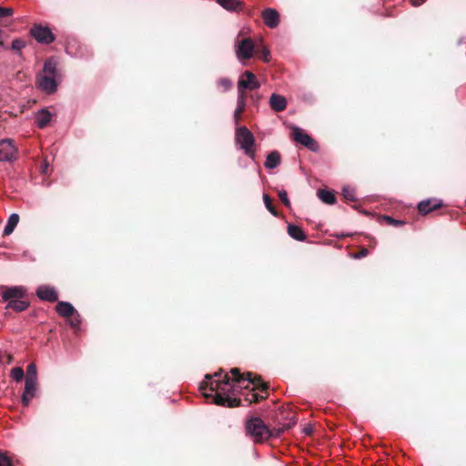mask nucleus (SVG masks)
Listing matches in <instances>:
<instances>
[{"instance_id": "79ce46f5", "label": "nucleus", "mask_w": 466, "mask_h": 466, "mask_svg": "<svg viewBox=\"0 0 466 466\" xmlns=\"http://www.w3.org/2000/svg\"><path fill=\"white\" fill-rule=\"evenodd\" d=\"M79 324H80V320H79L78 319H72V320L70 321V325H71L72 327H74V328L78 327V326H79Z\"/></svg>"}, {"instance_id": "58836bf2", "label": "nucleus", "mask_w": 466, "mask_h": 466, "mask_svg": "<svg viewBox=\"0 0 466 466\" xmlns=\"http://www.w3.org/2000/svg\"><path fill=\"white\" fill-rule=\"evenodd\" d=\"M222 373H223V370H220L219 371L215 372L213 375L207 374L205 376V379H206L205 381H208L209 382L211 380H214L213 378H216V380H222V378L224 376V375H222Z\"/></svg>"}, {"instance_id": "dca6fc26", "label": "nucleus", "mask_w": 466, "mask_h": 466, "mask_svg": "<svg viewBox=\"0 0 466 466\" xmlns=\"http://www.w3.org/2000/svg\"><path fill=\"white\" fill-rule=\"evenodd\" d=\"M442 207V202L437 198H429L422 200L418 204V210L421 215H427L428 213L436 210Z\"/></svg>"}, {"instance_id": "37998d69", "label": "nucleus", "mask_w": 466, "mask_h": 466, "mask_svg": "<svg viewBox=\"0 0 466 466\" xmlns=\"http://www.w3.org/2000/svg\"><path fill=\"white\" fill-rule=\"evenodd\" d=\"M367 254H368V250L366 248H363L360 251L358 258L365 257V256H367Z\"/></svg>"}, {"instance_id": "f704fd0d", "label": "nucleus", "mask_w": 466, "mask_h": 466, "mask_svg": "<svg viewBox=\"0 0 466 466\" xmlns=\"http://www.w3.org/2000/svg\"><path fill=\"white\" fill-rule=\"evenodd\" d=\"M278 196L279 198V199L281 200V202L287 207V208H290V201L288 198V193L285 191V190H279L278 191Z\"/></svg>"}, {"instance_id": "c9c22d12", "label": "nucleus", "mask_w": 466, "mask_h": 466, "mask_svg": "<svg viewBox=\"0 0 466 466\" xmlns=\"http://www.w3.org/2000/svg\"><path fill=\"white\" fill-rule=\"evenodd\" d=\"M218 85L222 87L223 91H228L232 86V83L228 78H220Z\"/></svg>"}, {"instance_id": "e433bc0d", "label": "nucleus", "mask_w": 466, "mask_h": 466, "mask_svg": "<svg viewBox=\"0 0 466 466\" xmlns=\"http://www.w3.org/2000/svg\"><path fill=\"white\" fill-rule=\"evenodd\" d=\"M238 104H245L246 105V100H247L246 90L247 89L240 88V86H238Z\"/></svg>"}, {"instance_id": "b1692460", "label": "nucleus", "mask_w": 466, "mask_h": 466, "mask_svg": "<svg viewBox=\"0 0 466 466\" xmlns=\"http://www.w3.org/2000/svg\"><path fill=\"white\" fill-rule=\"evenodd\" d=\"M217 3L223 8L228 11H237L242 7V3L239 0H216Z\"/></svg>"}, {"instance_id": "a211bd4d", "label": "nucleus", "mask_w": 466, "mask_h": 466, "mask_svg": "<svg viewBox=\"0 0 466 466\" xmlns=\"http://www.w3.org/2000/svg\"><path fill=\"white\" fill-rule=\"evenodd\" d=\"M42 74L52 76L54 77L62 78V75L57 68V62L55 58H48L44 65Z\"/></svg>"}, {"instance_id": "f257e3e1", "label": "nucleus", "mask_w": 466, "mask_h": 466, "mask_svg": "<svg viewBox=\"0 0 466 466\" xmlns=\"http://www.w3.org/2000/svg\"><path fill=\"white\" fill-rule=\"evenodd\" d=\"M238 385L242 387L241 382L233 381V375L224 374L222 380H215L211 381H202L199 385V390L206 399H211L212 401L219 406L224 407H238L241 400L238 398H230V394H234L235 388ZM248 389V386H243Z\"/></svg>"}, {"instance_id": "aec40b11", "label": "nucleus", "mask_w": 466, "mask_h": 466, "mask_svg": "<svg viewBox=\"0 0 466 466\" xmlns=\"http://www.w3.org/2000/svg\"><path fill=\"white\" fill-rule=\"evenodd\" d=\"M288 233L292 238L296 240L304 241L307 239V234L300 227L297 225L289 224L288 226Z\"/></svg>"}, {"instance_id": "423d86ee", "label": "nucleus", "mask_w": 466, "mask_h": 466, "mask_svg": "<svg viewBox=\"0 0 466 466\" xmlns=\"http://www.w3.org/2000/svg\"><path fill=\"white\" fill-rule=\"evenodd\" d=\"M288 418L289 419L288 422H279L280 426L269 429L270 439L279 438L286 431L291 429L297 423L295 414L292 411L283 410L277 416V420L279 421Z\"/></svg>"}, {"instance_id": "f8f14e48", "label": "nucleus", "mask_w": 466, "mask_h": 466, "mask_svg": "<svg viewBox=\"0 0 466 466\" xmlns=\"http://www.w3.org/2000/svg\"><path fill=\"white\" fill-rule=\"evenodd\" d=\"M238 86L240 88L255 90L259 88L260 84L255 74L250 71H245L238 79Z\"/></svg>"}, {"instance_id": "72a5a7b5", "label": "nucleus", "mask_w": 466, "mask_h": 466, "mask_svg": "<svg viewBox=\"0 0 466 466\" xmlns=\"http://www.w3.org/2000/svg\"><path fill=\"white\" fill-rule=\"evenodd\" d=\"M267 397H268V392L266 393L265 396L260 395L256 392H252L250 395V398H246V400H248L250 403H258V402L261 401L262 400H265Z\"/></svg>"}, {"instance_id": "c03bdc74", "label": "nucleus", "mask_w": 466, "mask_h": 466, "mask_svg": "<svg viewBox=\"0 0 466 466\" xmlns=\"http://www.w3.org/2000/svg\"><path fill=\"white\" fill-rule=\"evenodd\" d=\"M305 432H306V434L309 435V434H310L311 431L309 429H305Z\"/></svg>"}, {"instance_id": "2eb2a0df", "label": "nucleus", "mask_w": 466, "mask_h": 466, "mask_svg": "<svg viewBox=\"0 0 466 466\" xmlns=\"http://www.w3.org/2000/svg\"><path fill=\"white\" fill-rule=\"evenodd\" d=\"M265 25L269 28H276L279 24V14L276 9L266 8L261 14Z\"/></svg>"}, {"instance_id": "cd10ccee", "label": "nucleus", "mask_w": 466, "mask_h": 466, "mask_svg": "<svg viewBox=\"0 0 466 466\" xmlns=\"http://www.w3.org/2000/svg\"><path fill=\"white\" fill-rule=\"evenodd\" d=\"M380 222H386L389 226L396 228L405 225L404 220L395 219L387 215H380Z\"/></svg>"}, {"instance_id": "a19ab883", "label": "nucleus", "mask_w": 466, "mask_h": 466, "mask_svg": "<svg viewBox=\"0 0 466 466\" xmlns=\"http://www.w3.org/2000/svg\"><path fill=\"white\" fill-rule=\"evenodd\" d=\"M411 5L414 6H419L422 5L426 0H410Z\"/></svg>"}, {"instance_id": "9b49d317", "label": "nucleus", "mask_w": 466, "mask_h": 466, "mask_svg": "<svg viewBox=\"0 0 466 466\" xmlns=\"http://www.w3.org/2000/svg\"><path fill=\"white\" fill-rule=\"evenodd\" d=\"M293 139L313 152L319 149L318 143L299 127L293 129Z\"/></svg>"}, {"instance_id": "ddd939ff", "label": "nucleus", "mask_w": 466, "mask_h": 466, "mask_svg": "<svg viewBox=\"0 0 466 466\" xmlns=\"http://www.w3.org/2000/svg\"><path fill=\"white\" fill-rule=\"evenodd\" d=\"M38 390V380H25V390L22 395V403L28 406L31 400L35 398Z\"/></svg>"}, {"instance_id": "473e14b6", "label": "nucleus", "mask_w": 466, "mask_h": 466, "mask_svg": "<svg viewBox=\"0 0 466 466\" xmlns=\"http://www.w3.org/2000/svg\"><path fill=\"white\" fill-rule=\"evenodd\" d=\"M25 46V42L20 38L12 41L11 48L13 51L21 54V50Z\"/></svg>"}, {"instance_id": "39448f33", "label": "nucleus", "mask_w": 466, "mask_h": 466, "mask_svg": "<svg viewBox=\"0 0 466 466\" xmlns=\"http://www.w3.org/2000/svg\"><path fill=\"white\" fill-rule=\"evenodd\" d=\"M235 140L245 154L254 159L255 157V138L253 134L246 127H238L236 129Z\"/></svg>"}, {"instance_id": "7c9ffc66", "label": "nucleus", "mask_w": 466, "mask_h": 466, "mask_svg": "<svg viewBox=\"0 0 466 466\" xmlns=\"http://www.w3.org/2000/svg\"><path fill=\"white\" fill-rule=\"evenodd\" d=\"M245 109H246L245 104H238L237 105V108L235 109V112H234V121L237 126L239 124L241 116L244 113Z\"/></svg>"}, {"instance_id": "20e7f679", "label": "nucleus", "mask_w": 466, "mask_h": 466, "mask_svg": "<svg viewBox=\"0 0 466 466\" xmlns=\"http://www.w3.org/2000/svg\"><path fill=\"white\" fill-rule=\"evenodd\" d=\"M230 373L233 375V381L241 382V384L248 381V384L253 385L252 390H258L265 393L268 392L269 386L263 381L261 376L255 375L252 372L241 373L238 368L231 369Z\"/></svg>"}, {"instance_id": "393cba45", "label": "nucleus", "mask_w": 466, "mask_h": 466, "mask_svg": "<svg viewBox=\"0 0 466 466\" xmlns=\"http://www.w3.org/2000/svg\"><path fill=\"white\" fill-rule=\"evenodd\" d=\"M317 194L320 200L326 204H334L336 202L335 195L329 190L319 189Z\"/></svg>"}, {"instance_id": "9d476101", "label": "nucleus", "mask_w": 466, "mask_h": 466, "mask_svg": "<svg viewBox=\"0 0 466 466\" xmlns=\"http://www.w3.org/2000/svg\"><path fill=\"white\" fill-rule=\"evenodd\" d=\"M256 46L251 38H244L236 44V55L239 59H249L255 53Z\"/></svg>"}, {"instance_id": "1a4fd4ad", "label": "nucleus", "mask_w": 466, "mask_h": 466, "mask_svg": "<svg viewBox=\"0 0 466 466\" xmlns=\"http://www.w3.org/2000/svg\"><path fill=\"white\" fill-rule=\"evenodd\" d=\"M60 80L61 78L40 73L36 77V84L44 92L53 94L56 91L57 84Z\"/></svg>"}, {"instance_id": "f03ea898", "label": "nucleus", "mask_w": 466, "mask_h": 466, "mask_svg": "<svg viewBox=\"0 0 466 466\" xmlns=\"http://www.w3.org/2000/svg\"><path fill=\"white\" fill-rule=\"evenodd\" d=\"M2 300L7 302L5 309H13L15 312L25 311L30 305L25 299L26 290L22 286L6 287L0 286Z\"/></svg>"}, {"instance_id": "6e6552de", "label": "nucleus", "mask_w": 466, "mask_h": 466, "mask_svg": "<svg viewBox=\"0 0 466 466\" xmlns=\"http://www.w3.org/2000/svg\"><path fill=\"white\" fill-rule=\"evenodd\" d=\"M18 150L14 140L5 138L0 140V161L12 162L17 158Z\"/></svg>"}, {"instance_id": "0eeeda50", "label": "nucleus", "mask_w": 466, "mask_h": 466, "mask_svg": "<svg viewBox=\"0 0 466 466\" xmlns=\"http://www.w3.org/2000/svg\"><path fill=\"white\" fill-rule=\"evenodd\" d=\"M29 33L40 44L49 45L56 40V36L51 29L40 24H34Z\"/></svg>"}, {"instance_id": "4be33fe9", "label": "nucleus", "mask_w": 466, "mask_h": 466, "mask_svg": "<svg viewBox=\"0 0 466 466\" xmlns=\"http://www.w3.org/2000/svg\"><path fill=\"white\" fill-rule=\"evenodd\" d=\"M52 115L49 111L46 109L40 110L36 115V123L38 127L44 128L50 122Z\"/></svg>"}, {"instance_id": "5701e85b", "label": "nucleus", "mask_w": 466, "mask_h": 466, "mask_svg": "<svg viewBox=\"0 0 466 466\" xmlns=\"http://www.w3.org/2000/svg\"><path fill=\"white\" fill-rule=\"evenodd\" d=\"M18 222H19V216L17 214L13 213L12 215H10V217L8 218L7 223L5 227L3 235L9 236L10 234H12L13 231L15 230V227L17 226Z\"/></svg>"}, {"instance_id": "6ab92c4d", "label": "nucleus", "mask_w": 466, "mask_h": 466, "mask_svg": "<svg viewBox=\"0 0 466 466\" xmlns=\"http://www.w3.org/2000/svg\"><path fill=\"white\" fill-rule=\"evenodd\" d=\"M56 311L64 318H70L76 313L75 308L69 302L58 301Z\"/></svg>"}, {"instance_id": "ea45409f", "label": "nucleus", "mask_w": 466, "mask_h": 466, "mask_svg": "<svg viewBox=\"0 0 466 466\" xmlns=\"http://www.w3.org/2000/svg\"><path fill=\"white\" fill-rule=\"evenodd\" d=\"M13 14H14V10L12 8L0 6V18L5 17V16H10Z\"/></svg>"}, {"instance_id": "2f4dec72", "label": "nucleus", "mask_w": 466, "mask_h": 466, "mask_svg": "<svg viewBox=\"0 0 466 466\" xmlns=\"http://www.w3.org/2000/svg\"><path fill=\"white\" fill-rule=\"evenodd\" d=\"M342 195L348 202H355L357 200L355 197V191L350 187H344L342 190Z\"/></svg>"}, {"instance_id": "412c9836", "label": "nucleus", "mask_w": 466, "mask_h": 466, "mask_svg": "<svg viewBox=\"0 0 466 466\" xmlns=\"http://www.w3.org/2000/svg\"><path fill=\"white\" fill-rule=\"evenodd\" d=\"M280 154L278 151H272L267 157L265 167L268 169L275 168L280 164Z\"/></svg>"}, {"instance_id": "c85d7f7f", "label": "nucleus", "mask_w": 466, "mask_h": 466, "mask_svg": "<svg viewBox=\"0 0 466 466\" xmlns=\"http://www.w3.org/2000/svg\"><path fill=\"white\" fill-rule=\"evenodd\" d=\"M263 200H264V203H265V206L267 208V209L275 217H278L279 216V213L276 209V208L273 206L272 204V200L270 198V197L268 195V194H264L263 195Z\"/></svg>"}, {"instance_id": "a878e982", "label": "nucleus", "mask_w": 466, "mask_h": 466, "mask_svg": "<svg viewBox=\"0 0 466 466\" xmlns=\"http://www.w3.org/2000/svg\"><path fill=\"white\" fill-rule=\"evenodd\" d=\"M255 54H257L264 62H268L270 59V52L263 44L256 46Z\"/></svg>"}, {"instance_id": "c756f323", "label": "nucleus", "mask_w": 466, "mask_h": 466, "mask_svg": "<svg viewBox=\"0 0 466 466\" xmlns=\"http://www.w3.org/2000/svg\"><path fill=\"white\" fill-rule=\"evenodd\" d=\"M13 380L19 382L25 378L24 370L20 367H15L11 370V374Z\"/></svg>"}, {"instance_id": "7ed1b4c3", "label": "nucleus", "mask_w": 466, "mask_h": 466, "mask_svg": "<svg viewBox=\"0 0 466 466\" xmlns=\"http://www.w3.org/2000/svg\"><path fill=\"white\" fill-rule=\"evenodd\" d=\"M246 434L255 443H263L270 439L269 428L259 417H251L245 424Z\"/></svg>"}, {"instance_id": "f3484780", "label": "nucleus", "mask_w": 466, "mask_h": 466, "mask_svg": "<svg viewBox=\"0 0 466 466\" xmlns=\"http://www.w3.org/2000/svg\"><path fill=\"white\" fill-rule=\"evenodd\" d=\"M269 106L275 112H282L287 108V99L278 94H272L269 97Z\"/></svg>"}, {"instance_id": "4468645a", "label": "nucleus", "mask_w": 466, "mask_h": 466, "mask_svg": "<svg viewBox=\"0 0 466 466\" xmlns=\"http://www.w3.org/2000/svg\"><path fill=\"white\" fill-rule=\"evenodd\" d=\"M35 294L41 300L44 301L56 302L58 300V294L56 289L47 285L39 286L35 291Z\"/></svg>"}, {"instance_id": "bb28decb", "label": "nucleus", "mask_w": 466, "mask_h": 466, "mask_svg": "<svg viewBox=\"0 0 466 466\" xmlns=\"http://www.w3.org/2000/svg\"><path fill=\"white\" fill-rule=\"evenodd\" d=\"M25 380H38L37 378V368L35 363H30L26 368V374L25 375Z\"/></svg>"}, {"instance_id": "4c0bfd02", "label": "nucleus", "mask_w": 466, "mask_h": 466, "mask_svg": "<svg viewBox=\"0 0 466 466\" xmlns=\"http://www.w3.org/2000/svg\"><path fill=\"white\" fill-rule=\"evenodd\" d=\"M0 466H13L11 459L3 452H0Z\"/></svg>"}]
</instances>
